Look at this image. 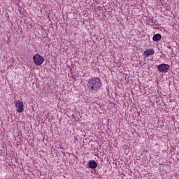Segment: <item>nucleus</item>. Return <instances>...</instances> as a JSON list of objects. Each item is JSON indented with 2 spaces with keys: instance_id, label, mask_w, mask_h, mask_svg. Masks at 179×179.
<instances>
[{
  "instance_id": "f257e3e1",
  "label": "nucleus",
  "mask_w": 179,
  "mask_h": 179,
  "mask_svg": "<svg viewBox=\"0 0 179 179\" xmlns=\"http://www.w3.org/2000/svg\"><path fill=\"white\" fill-rule=\"evenodd\" d=\"M87 89L91 92H97L102 87V82L99 78H92L87 80Z\"/></svg>"
},
{
  "instance_id": "39448f33",
  "label": "nucleus",
  "mask_w": 179,
  "mask_h": 179,
  "mask_svg": "<svg viewBox=\"0 0 179 179\" xmlns=\"http://www.w3.org/2000/svg\"><path fill=\"white\" fill-rule=\"evenodd\" d=\"M155 54V50L152 48H149L143 52L144 57L148 58V57L153 55Z\"/></svg>"
},
{
  "instance_id": "423d86ee",
  "label": "nucleus",
  "mask_w": 179,
  "mask_h": 179,
  "mask_svg": "<svg viewBox=\"0 0 179 179\" xmlns=\"http://www.w3.org/2000/svg\"><path fill=\"white\" fill-rule=\"evenodd\" d=\"M98 166V164L95 161H90L89 167L92 169H95Z\"/></svg>"
},
{
  "instance_id": "20e7f679",
  "label": "nucleus",
  "mask_w": 179,
  "mask_h": 179,
  "mask_svg": "<svg viewBox=\"0 0 179 179\" xmlns=\"http://www.w3.org/2000/svg\"><path fill=\"white\" fill-rule=\"evenodd\" d=\"M157 69L159 71L162 73H167L169 69H170V65L166 64L164 63L158 65Z\"/></svg>"
},
{
  "instance_id": "7ed1b4c3",
  "label": "nucleus",
  "mask_w": 179,
  "mask_h": 179,
  "mask_svg": "<svg viewBox=\"0 0 179 179\" xmlns=\"http://www.w3.org/2000/svg\"><path fill=\"white\" fill-rule=\"evenodd\" d=\"M14 106H15L16 112H17L19 113H22L24 112V106L23 101H22L20 100L14 101Z\"/></svg>"
},
{
  "instance_id": "6e6552de",
  "label": "nucleus",
  "mask_w": 179,
  "mask_h": 179,
  "mask_svg": "<svg viewBox=\"0 0 179 179\" xmlns=\"http://www.w3.org/2000/svg\"><path fill=\"white\" fill-rule=\"evenodd\" d=\"M178 43H179V40H178Z\"/></svg>"
},
{
  "instance_id": "f03ea898",
  "label": "nucleus",
  "mask_w": 179,
  "mask_h": 179,
  "mask_svg": "<svg viewBox=\"0 0 179 179\" xmlns=\"http://www.w3.org/2000/svg\"><path fill=\"white\" fill-rule=\"evenodd\" d=\"M45 59L43 56L38 54H35L33 56V62L35 63L36 66H41L43 65Z\"/></svg>"
},
{
  "instance_id": "0eeeda50",
  "label": "nucleus",
  "mask_w": 179,
  "mask_h": 179,
  "mask_svg": "<svg viewBox=\"0 0 179 179\" xmlns=\"http://www.w3.org/2000/svg\"><path fill=\"white\" fill-rule=\"evenodd\" d=\"M160 39H162V35L160 34H157L152 37V41H159Z\"/></svg>"
}]
</instances>
